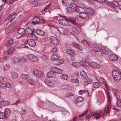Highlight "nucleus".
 <instances>
[{"label":"nucleus","mask_w":121,"mask_h":121,"mask_svg":"<svg viewBox=\"0 0 121 121\" xmlns=\"http://www.w3.org/2000/svg\"><path fill=\"white\" fill-rule=\"evenodd\" d=\"M63 72L62 70L60 69L57 68L55 73L60 74L62 73Z\"/></svg>","instance_id":"79ce46f5"},{"label":"nucleus","mask_w":121,"mask_h":121,"mask_svg":"<svg viewBox=\"0 0 121 121\" xmlns=\"http://www.w3.org/2000/svg\"><path fill=\"white\" fill-rule=\"evenodd\" d=\"M101 111H100L99 112H92L91 114V115L93 116H95V118H96V119H97L99 118H100L101 117Z\"/></svg>","instance_id":"39448f33"},{"label":"nucleus","mask_w":121,"mask_h":121,"mask_svg":"<svg viewBox=\"0 0 121 121\" xmlns=\"http://www.w3.org/2000/svg\"><path fill=\"white\" fill-rule=\"evenodd\" d=\"M50 40L53 44L57 46L59 44V42L57 38L54 36H51L50 38Z\"/></svg>","instance_id":"7ed1b4c3"},{"label":"nucleus","mask_w":121,"mask_h":121,"mask_svg":"<svg viewBox=\"0 0 121 121\" xmlns=\"http://www.w3.org/2000/svg\"><path fill=\"white\" fill-rule=\"evenodd\" d=\"M13 2V0H7L6 3L8 4L11 3Z\"/></svg>","instance_id":"680f3d73"},{"label":"nucleus","mask_w":121,"mask_h":121,"mask_svg":"<svg viewBox=\"0 0 121 121\" xmlns=\"http://www.w3.org/2000/svg\"><path fill=\"white\" fill-rule=\"evenodd\" d=\"M83 98L82 97H78L76 100V102H82L83 100Z\"/></svg>","instance_id":"cd10ccee"},{"label":"nucleus","mask_w":121,"mask_h":121,"mask_svg":"<svg viewBox=\"0 0 121 121\" xmlns=\"http://www.w3.org/2000/svg\"><path fill=\"white\" fill-rule=\"evenodd\" d=\"M78 6L79 8H81L82 9H85V6L81 2H79L78 4Z\"/></svg>","instance_id":"bb28decb"},{"label":"nucleus","mask_w":121,"mask_h":121,"mask_svg":"<svg viewBox=\"0 0 121 121\" xmlns=\"http://www.w3.org/2000/svg\"><path fill=\"white\" fill-rule=\"evenodd\" d=\"M112 74L114 79L116 81H118L121 79V73L118 70L113 69Z\"/></svg>","instance_id":"f257e3e1"},{"label":"nucleus","mask_w":121,"mask_h":121,"mask_svg":"<svg viewBox=\"0 0 121 121\" xmlns=\"http://www.w3.org/2000/svg\"><path fill=\"white\" fill-rule=\"evenodd\" d=\"M40 21L39 19L37 17H35L32 20V22L31 23L34 24H38Z\"/></svg>","instance_id":"2eb2a0df"},{"label":"nucleus","mask_w":121,"mask_h":121,"mask_svg":"<svg viewBox=\"0 0 121 121\" xmlns=\"http://www.w3.org/2000/svg\"><path fill=\"white\" fill-rule=\"evenodd\" d=\"M73 12H80L79 8L77 6L76 7H75V8H74V9H73Z\"/></svg>","instance_id":"c03bdc74"},{"label":"nucleus","mask_w":121,"mask_h":121,"mask_svg":"<svg viewBox=\"0 0 121 121\" xmlns=\"http://www.w3.org/2000/svg\"><path fill=\"white\" fill-rule=\"evenodd\" d=\"M62 21L63 22V25H65L67 24V23H68L69 19L66 18V17L65 18L62 19Z\"/></svg>","instance_id":"c756f323"},{"label":"nucleus","mask_w":121,"mask_h":121,"mask_svg":"<svg viewBox=\"0 0 121 121\" xmlns=\"http://www.w3.org/2000/svg\"><path fill=\"white\" fill-rule=\"evenodd\" d=\"M83 66L89 67L90 66V64L88 61L86 60V62H85Z\"/></svg>","instance_id":"c9c22d12"},{"label":"nucleus","mask_w":121,"mask_h":121,"mask_svg":"<svg viewBox=\"0 0 121 121\" xmlns=\"http://www.w3.org/2000/svg\"><path fill=\"white\" fill-rule=\"evenodd\" d=\"M9 64H7L4 66V70L5 71H7L9 69Z\"/></svg>","instance_id":"a19ab883"},{"label":"nucleus","mask_w":121,"mask_h":121,"mask_svg":"<svg viewBox=\"0 0 121 121\" xmlns=\"http://www.w3.org/2000/svg\"><path fill=\"white\" fill-rule=\"evenodd\" d=\"M57 48L56 47H55L52 48V52H57Z\"/></svg>","instance_id":"6e6d98bb"},{"label":"nucleus","mask_w":121,"mask_h":121,"mask_svg":"<svg viewBox=\"0 0 121 121\" xmlns=\"http://www.w3.org/2000/svg\"><path fill=\"white\" fill-rule=\"evenodd\" d=\"M12 77L14 78H16L18 76L17 74L15 72H12L11 73Z\"/></svg>","instance_id":"72a5a7b5"},{"label":"nucleus","mask_w":121,"mask_h":121,"mask_svg":"<svg viewBox=\"0 0 121 121\" xmlns=\"http://www.w3.org/2000/svg\"><path fill=\"white\" fill-rule=\"evenodd\" d=\"M12 61L15 63H18L20 61V59L17 57H14L12 58Z\"/></svg>","instance_id":"5701e85b"},{"label":"nucleus","mask_w":121,"mask_h":121,"mask_svg":"<svg viewBox=\"0 0 121 121\" xmlns=\"http://www.w3.org/2000/svg\"><path fill=\"white\" fill-rule=\"evenodd\" d=\"M117 105L119 107H121V99L118 98H117Z\"/></svg>","instance_id":"e433bc0d"},{"label":"nucleus","mask_w":121,"mask_h":121,"mask_svg":"<svg viewBox=\"0 0 121 121\" xmlns=\"http://www.w3.org/2000/svg\"><path fill=\"white\" fill-rule=\"evenodd\" d=\"M62 78L65 80H67L68 78V76L65 74H62Z\"/></svg>","instance_id":"a18cd8bd"},{"label":"nucleus","mask_w":121,"mask_h":121,"mask_svg":"<svg viewBox=\"0 0 121 121\" xmlns=\"http://www.w3.org/2000/svg\"><path fill=\"white\" fill-rule=\"evenodd\" d=\"M90 66L91 67L95 69H99L100 68L99 65L94 62H92L90 64Z\"/></svg>","instance_id":"f8f14e48"},{"label":"nucleus","mask_w":121,"mask_h":121,"mask_svg":"<svg viewBox=\"0 0 121 121\" xmlns=\"http://www.w3.org/2000/svg\"><path fill=\"white\" fill-rule=\"evenodd\" d=\"M51 57L53 60L55 61L57 60L59 58L60 56L58 54L55 53L52 55Z\"/></svg>","instance_id":"4468645a"},{"label":"nucleus","mask_w":121,"mask_h":121,"mask_svg":"<svg viewBox=\"0 0 121 121\" xmlns=\"http://www.w3.org/2000/svg\"><path fill=\"white\" fill-rule=\"evenodd\" d=\"M79 16L80 17L86 20L89 19L90 15L86 12H81L79 13Z\"/></svg>","instance_id":"f03ea898"},{"label":"nucleus","mask_w":121,"mask_h":121,"mask_svg":"<svg viewBox=\"0 0 121 121\" xmlns=\"http://www.w3.org/2000/svg\"><path fill=\"white\" fill-rule=\"evenodd\" d=\"M57 68L56 67H51V68L50 69L51 71L53 72L55 74L56 73V71Z\"/></svg>","instance_id":"58836bf2"},{"label":"nucleus","mask_w":121,"mask_h":121,"mask_svg":"<svg viewBox=\"0 0 121 121\" xmlns=\"http://www.w3.org/2000/svg\"><path fill=\"white\" fill-rule=\"evenodd\" d=\"M109 58L110 60L112 61H115L118 59V57L116 55L112 54L109 56Z\"/></svg>","instance_id":"9d476101"},{"label":"nucleus","mask_w":121,"mask_h":121,"mask_svg":"<svg viewBox=\"0 0 121 121\" xmlns=\"http://www.w3.org/2000/svg\"><path fill=\"white\" fill-rule=\"evenodd\" d=\"M78 46L77 47V49L78 50L82 51L83 50V48L81 46L78 44Z\"/></svg>","instance_id":"09e8293b"},{"label":"nucleus","mask_w":121,"mask_h":121,"mask_svg":"<svg viewBox=\"0 0 121 121\" xmlns=\"http://www.w3.org/2000/svg\"><path fill=\"white\" fill-rule=\"evenodd\" d=\"M88 111V110L87 111H86L84 113L82 114H81L79 116V117H82L83 116L86 114L87 113V112Z\"/></svg>","instance_id":"4d7b16f0"},{"label":"nucleus","mask_w":121,"mask_h":121,"mask_svg":"<svg viewBox=\"0 0 121 121\" xmlns=\"http://www.w3.org/2000/svg\"><path fill=\"white\" fill-rule=\"evenodd\" d=\"M101 51L103 54L106 55H108L109 54V52L107 51L106 49L104 47H102L101 48Z\"/></svg>","instance_id":"4be33fe9"},{"label":"nucleus","mask_w":121,"mask_h":121,"mask_svg":"<svg viewBox=\"0 0 121 121\" xmlns=\"http://www.w3.org/2000/svg\"><path fill=\"white\" fill-rule=\"evenodd\" d=\"M13 43V40H10L7 42L5 43V45L7 47H9L12 45Z\"/></svg>","instance_id":"b1692460"},{"label":"nucleus","mask_w":121,"mask_h":121,"mask_svg":"<svg viewBox=\"0 0 121 121\" xmlns=\"http://www.w3.org/2000/svg\"><path fill=\"white\" fill-rule=\"evenodd\" d=\"M92 49L95 52H99L100 51V48L99 47L95 44H94L93 45Z\"/></svg>","instance_id":"9b49d317"},{"label":"nucleus","mask_w":121,"mask_h":121,"mask_svg":"<svg viewBox=\"0 0 121 121\" xmlns=\"http://www.w3.org/2000/svg\"><path fill=\"white\" fill-rule=\"evenodd\" d=\"M58 62L57 65H61L63 64L64 62V60L63 59H60L58 60L57 61Z\"/></svg>","instance_id":"f704fd0d"},{"label":"nucleus","mask_w":121,"mask_h":121,"mask_svg":"<svg viewBox=\"0 0 121 121\" xmlns=\"http://www.w3.org/2000/svg\"><path fill=\"white\" fill-rule=\"evenodd\" d=\"M29 77V76L27 74H22L21 76V78L26 79H27Z\"/></svg>","instance_id":"a878e982"},{"label":"nucleus","mask_w":121,"mask_h":121,"mask_svg":"<svg viewBox=\"0 0 121 121\" xmlns=\"http://www.w3.org/2000/svg\"><path fill=\"white\" fill-rule=\"evenodd\" d=\"M13 50L14 48L13 47H11L8 50V54L9 55L12 53Z\"/></svg>","instance_id":"de8ad7c7"},{"label":"nucleus","mask_w":121,"mask_h":121,"mask_svg":"<svg viewBox=\"0 0 121 121\" xmlns=\"http://www.w3.org/2000/svg\"><path fill=\"white\" fill-rule=\"evenodd\" d=\"M33 73L36 76H40L41 74V72L40 71L36 69L34 70Z\"/></svg>","instance_id":"f3484780"},{"label":"nucleus","mask_w":121,"mask_h":121,"mask_svg":"<svg viewBox=\"0 0 121 121\" xmlns=\"http://www.w3.org/2000/svg\"><path fill=\"white\" fill-rule=\"evenodd\" d=\"M71 82L75 83H78L79 82V81L77 78L72 79H71Z\"/></svg>","instance_id":"37998d69"},{"label":"nucleus","mask_w":121,"mask_h":121,"mask_svg":"<svg viewBox=\"0 0 121 121\" xmlns=\"http://www.w3.org/2000/svg\"><path fill=\"white\" fill-rule=\"evenodd\" d=\"M28 57L30 60L33 62H36L38 60L37 57L32 54H29Z\"/></svg>","instance_id":"0eeeda50"},{"label":"nucleus","mask_w":121,"mask_h":121,"mask_svg":"<svg viewBox=\"0 0 121 121\" xmlns=\"http://www.w3.org/2000/svg\"><path fill=\"white\" fill-rule=\"evenodd\" d=\"M87 92L88 94V92L87 90H80L79 91V94L80 95H82V94L85 93Z\"/></svg>","instance_id":"7c9ffc66"},{"label":"nucleus","mask_w":121,"mask_h":121,"mask_svg":"<svg viewBox=\"0 0 121 121\" xmlns=\"http://www.w3.org/2000/svg\"><path fill=\"white\" fill-rule=\"evenodd\" d=\"M27 42L28 45L31 47H34L36 45L35 42L33 39H28L27 41Z\"/></svg>","instance_id":"6e6552de"},{"label":"nucleus","mask_w":121,"mask_h":121,"mask_svg":"<svg viewBox=\"0 0 121 121\" xmlns=\"http://www.w3.org/2000/svg\"><path fill=\"white\" fill-rule=\"evenodd\" d=\"M6 83H2L1 85V87L3 88H5L6 87Z\"/></svg>","instance_id":"13d9d810"},{"label":"nucleus","mask_w":121,"mask_h":121,"mask_svg":"<svg viewBox=\"0 0 121 121\" xmlns=\"http://www.w3.org/2000/svg\"><path fill=\"white\" fill-rule=\"evenodd\" d=\"M7 117V116L5 115L4 112H0V118L1 119H4L5 117Z\"/></svg>","instance_id":"393cba45"},{"label":"nucleus","mask_w":121,"mask_h":121,"mask_svg":"<svg viewBox=\"0 0 121 121\" xmlns=\"http://www.w3.org/2000/svg\"><path fill=\"white\" fill-rule=\"evenodd\" d=\"M21 61L23 62H25L26 61V60L24 57H22L21 58Z\"/></svg>","instance_id":"bf43d9fd"},{"label":"nucleus","mask_w":121,"mask_h":121,"mask_svg":"<svg viewBox=\"0 0 121 121\" xmlns=\"http://www.w3.org/2000/svg\"><path fill=\"white\" fill-rule=\"evenodd\" d=\"M71 7H70L73 10L75 7H76V5L73 3H72L70 4Z\"/></svg>","instance_id":"8fccbe9b"},{"label":"nucleus","mask_w":121,"mask_h":121,"mask_svg":"<svg viewBox=\"0 0 121 121\" xmlns=\"http://www.w3.org/2000/svg\"><path fill=\"white\" fill-rule=\"evenodd\" d=\"M29 2L34 5H36L38 4V1L35 0H29Z\"/></svg>","instance_id":"473e14b6"},{"label":"nucleus","mask_w":121,"mask_h":121,"mask_svg":"<svg viewBox=\"0 0 121 121\" xmlns=\"http://www.w3.org/2000/svg\"><path fill=\"white\" fill-rule=\"evenodd\" d=\"M99 81L101 83L103 84L105 86H106V83L103 78H99Z\"/></svg>","instance_id":"4c0bfd02"},{"label":"nucleus","mask_w":121,"mask_h":121,"mask_svg":"<svg viewBox=\"0 0 121 121\" xmlns=\"http://www.w3.org/2000/svg\"><path fill=\"white\" fill-rule=\"evenodd\" d=\"M10 30L9 29L7 28L5 29V33L6 34H8L10 32Z\"/></svg>","instance_id":"69168bd1"},{"label":"nucleus","mask_w":121,"mask_h":121,"mask_svg":"<svg viewBox=\"0 0 121 121\" xmlns=\"http://www.w3.org/2000/svg\"><path fill=\"white\" fill-rule=\"evenodd\" d=\"M112 4L114 6H117L119 5V3L117 1H113Z\"/></svg>","instance_id":"603ef678"},{"label":"nucleus","mask_w":121,"mask_h":121,"mask_svg":"<svg viewBox=\"0 0 121 121\" xmlns=\"http://www.w3.org/2000/svg\"><path fill=\"white\" fill-rule=\"evenodd\" d=\"M6 84V87L9 88L10 87L11 85L9 83H8Z\"/></svg>","instance_id":"774afa93"},{"label":"nucleus","mask_w":121,"mask_h":121,"mask_svg":"<svg viewBox=\"0 0 121 121\" xmlns=\"http://www.w3.org/2000/svg\"><path fill=\"white\" fill-rule=\"evenodd\" d=\"M21 102L19 100H18L16 102L14 103V105H17L18 104H19Z\"/></svg>","instance_id":"e2e57ef3"},{"label":"nucleus","mask_w":121,"mask_h":121,"mask_svg":"<svg viewBox=\"0 0 121 121\" xmlns=\"http://www.w3.org/2000/svg\"><path fill=\"white\" fill-rule=\"evenodd\" d=\"M80 75L82 79H85L87 77V75L86 73L83 70L81 71Z\"/></svg>","instance_id":"a211bd4d"},{"label":"nucleus","mask_w":121,"mask_h":121,"mask_svg":"<svg viewBox=\"0 0 121 121\" xmlns=\"http://www.w3.org/2000/svg\"><path fill=\"white\" fill-rule=\"evenodd\" d=\"M78 44H76V43H72L71 44V45L73 46L74 47H75L76 48H77V47L78 46Z\"/></svg>","instance_id":"052dcab7"},{"label":"nucleus","mask_w":121,"mask_h":121,"mask_svg":"<svg viewBox=\"0 0 121 121\" xmlns=\"http://www.w3.org/2000/svg\"><path fill=\"white\" fill-rule=\"evenodd\" d=\"M10 112V109L9 108L6 109H5L4 113L7 117Z\"/></svg>","instance_id":"ea45409f"},{"label":"nucleus","mask_w":121,"mask_h":121,"mask_svg":"<svg viewBox=\"0 0 121 121\" xmlns=\"http://www.w3.org/2000/svg\"><path fill=\"white\" fill-rule=\"evenodd\" d=\"M54 83L51 81L50 80V81H49V82L47 85L49 86L52 87L54 86Z\"/></svg>","instance_id":"49530a36"},{"label":"nucleus","mask_w":121,"mask_h":121,"mask_svg":"<svg viewBox=\"0 0 121 121\" xmlns=\"http://www.w3.org/2000/svg\"><path fill=\"white\" fill-rule=\"evenodd\" d=\"M66 51L67 53L71 56H73L75 55V52L71 49H66Z\"/></svg>","instance_id":"412c9836"},{"label":"nucleus","mask_w":121,"mask_h":121,"mask_svg":"<svg viewBox=\"0 0 121 121\" xmlns=\"http://www.w3.org/2000/svg\"><path fill=\"white\" fill-rule=\"evenodd\" d=\"M50 81V80H48L45 79L44 80V82L47 85Z\"/></svg>","instance_id":"338daca9"},{"label":"nucleus","mask_w":121,"mask_h":121,"mask_svg":"<svg viewBox=\"0 0 121 121\" xmlns=\"http://www.w3.org/2000/svg\"><path fill=\"white\" fill-rule=\"evenodd\" d=\"M25 30V33L27 34H31L33 32V30L31 29L29 27L26 28Z\"/></svg>","instance_id":"aec40b11"},{"label":"nucleus","mask_w":121,"mask_h":121,"mask_svg":"<svg viewBox=\"0 0 121 121\" xmlns=\"http://www.w3.org/2000/svg\"><path fill=\"white\" fill-rule=\"evenodd\" d=\"M92 82L91 79L90 78H88L84 81V84L86 86L89 84L91 83Z\"/></svg>","instance_id":"dca6fc26"},{"label":"nucleus","mask_w":121,"mask_h":121,"mask_svg":"<svg viewBox=\"0 0 121 121\" xmlns=\"http://www.w3.org/2000/svg\"><path fill=\"white\" fill-rule=\"evenodd\" d=\"M107 100L108 102V106L107 108L106 113H108L109 112L111 108L112 107L111 105V101L110 99L109 94L107 92Z\"/></svg>","instance_id":"20e7f679"},{"label":"nucleus","mask_w":121,"mask_h":121,"mask_svg":"<svg viewBox=\"0 0 121 121\" xmlns=\"http://www.w3.org/2000/svg\"><path fill=\"white\" fill-rule=\"evenodd\" d=\"M47 76L48 78H54L55 77L56 75L54 73L51 71L48 73Z\"/></svg>","instance_id":"ddd939ff"},{"label":"nucleus","mask_w":121,"mask_h":121,"mask_svg":"<svg viewBox=\"0 0 121 121\" xmlns=\"http://www.w3.org/2000/svg\"><path fill=\"white\" fill-rule=\"evenodd\" d=\"M84 11L86 13L89 15H92L94 13L92 9L88 7H85Z\"/></svg>","instance_id":"423d86ee"},{"label":"nucleus","mask_w":121,"mask_h":121,"mask_svg":"<svg viewBox=\"0 0 121 121\" xmlns=\"http://www.w3.org/2000/svg\"><path fill=\"white\" fill-rule=\"evenodd\" d=\"M82 42L84 44L85 46H86L87 48L89 47L90 44L86 41L85 40H83L82 41Z\"/></svg>","instance_id":"c85d7f7f"},{"label":"nucleus","mask_w":121,"mask_h":121,"mask_svg":"<svg viewBox=\"0 0 121 121\" xmlns=\"http://www.w3.org/2000/svg\"><path fill=\"white\" fill-rule=\"evenodd\" d=\"M93 85L95 88H97L99 87L100 84L98 82H96L93 83Z\"/></svg>","instance_id":"2f4dec72"},{"label":"nucleus","mask_w":121,"mask_h":121,"mask_svg":"<svg viewBox=\"0 0 121 121\" xmlns=\"http://www.w3.org/2000/svg\"><path fill=\"white\" fill-rule=\"evenodd\" d=\"M69 18V21H68L71 22L72 23L74 24H76V22L75 20H73V19L70 18Z\"/></svg>","instance_id":"5fc2aeb1"},{"label":"nucleus","mask_w":121,"mask_h":121,"mask_svg":"<svg viewBox=\"0 0 121 121\" xmlns=\"http://www.w3.org/2000/svg\"><path fill=\"white\" fill-rule=\"evenodd\" d=\"M67 10L69 13H72L73 12V10L70 7H68L67 8Z\"/></svg>","instance_id":"3c124183"},{"label":"nucleus","mask_w":121,"mask_h":121,"mask_svg":"<svg viewBox=\"0 0 121 121\" xmlns=\"http://www.w3.org/2000/svg\"><path fill=\"white\" fill-rule=\"evenodd\" d=\"M18 33L20 35H23L25 32V29L23 28H21L17 30Z\"/></svg>","instance_id":"6ab92c4d"},{"label":"nucleus","mask_w":121,"mask_h":121,"mask_svg":"<svg viewBox=\"0 0 121 121\" xmlns=\"http://www.w3.org/2000/svg\"><path fill=\"white\" fill-rule=\"evenodd\" d=\"M12 17L10 14V15L6 18L5 20L6 21L9 20Z\"/></svg>","instance_id":"0e129e2a"},{"label":"nucleus","mask_w":121,"mask_h":121,"mask_svg":"<svg viewBox=\"0 0 121 121\" xmlns=\"http://www.w3.org/2000/svg\"><path fill=\"white\" fill-rule=\"evenodd\" d=\"M86 62V60H82L79 61V63L80 64L83 66H84V63Z\"/></svg>","instance_id":"864d4df0"},{"label":"nucleus","mask_w":121,"mask_h":121,"mask_svg":"<svg viewBox=\"0 0 121 121\" xmlns=\"http://www.w3.org/2000/svg\"><path fill=\"white\" fill-rule=\"evenodd\" d=\"M35 32L37 35L40 36H43L45 34V32L40 29H37L35 31Z\"/></svg>","instance_id":"1a4fd4ad"}]
</instances>
